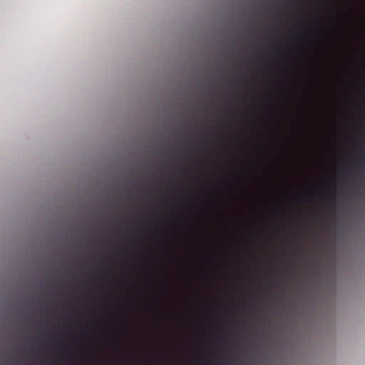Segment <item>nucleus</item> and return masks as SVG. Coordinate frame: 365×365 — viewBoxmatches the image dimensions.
<instances>
[{
    "instance_id": "1",
    "label": "nucleus",
    "mask_w": 365,
    "mask_h": 365,
    "mask_svg": "<svg viewBox=\"0 0 365 365\" xmlns=\"http://www.w3.org/2000/svg\"><path fill=\"white\" fill-rule=\"evenodd\" d=\"M331 193V194L329 195V202H334L336 200V195L334 194L335 190H333Z\"/></svg>"
},
{
    "instance_id": "2",
    "label": "nucleus",
    "mask_w": 365,
    "mask_h": 365,
    "mask_svg": "<svg viewBox=\"0 0 365 365\" xmlns=\"http://www.w3.org/2000/svg\"><path fill=\"white\" fill-rule=\"evenodd\" d=\"M364 161H365V158H364V156H361V157H360V161H359V162H360V165H363V166H364Z\"/></svg>"
},
{
    "instance_id": "3",
    "label": "nucleus",
    "mask_w": 365,
    "mask_h": 365,
    "mask_svg": "<svg viewBox=\"0 0 365 365\" xmlns=\"http://www.w3.org/2000/svg\"><path fill=\"white\" fill-rule=\"evenodd\" d=\"M352 171H353L352 170L347 168L344 169V172L347 173L349 174H351L352 173Z\"/></svg>"
}]
</instances>
